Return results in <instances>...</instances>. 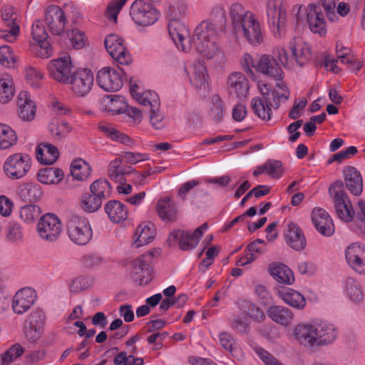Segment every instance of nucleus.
I'll return each mask as SVG.
<instances>
[{"instance_id": "6ab92c4d", "label": "nucleus", "mask_w": 365, "mask_h": 365, "mask_svg": "<svg viewBox=\"0 0 365 365\" xmlns=\"http://www.w3.org/2000/svg\"><path fill=\"white\" fill-rule=\"evenodd\" d=\"M153 255L150 252H147L139 256L132 262L130 274L133 279L138 284H147L150 281V264Z\"/></svg>"}, {"instance_id": "79ce46f5", "label": "nucleus", "mask_w": 365, "mask_h": 365, "mask_svg": "<svg viewBox=\"0 0 365 365\" xmlns=\"http://www.w3.org/2000/svg\"><path fill=\"white\" fill-rule=\"evenodd\" d=\"M251 108L253 113L263 120H269L272 118L270 99L255 97L251 100Z\"/></svg>"}, {"instance_id": "b1692460", "label": "nucleus", "mask_w": 365, "mask_h": 365, "mask_svg": "<svg viewBox=\"0 0 365 365\" xmlns=\"http://www.w3.org/2000/svg\"><path fill=\"white\" fill-rule=\"evenodd\" d=\"M276 295L287 305L297 309L302 310L307 302L305 297L299 292L290 288L278 285L274 288Z\"/></svg>"}, {"instance_id": "c85d7f7f", "label": "nucleus", "mask_w": 365, "mask_h": 365, "mask_svg": "<svg viewBox=\"0 0 365 365\" xmlns=\"http://www.w3.org/2000/svg\"><path fill=\"white\" fill-rule=\"evenodd\" d=\"M18 114L25 121H31L35 118L36 112V103L31 99L30 94L21 91L18 96Z\"/></svg>"}, {"instance_id": "f3484780", "label": "nucleus", "mask_w": 365, "mask_h": 365, "mask_svg": "<svg viewBox=\"0 0 365 365\" xmlns=\"http://www.w3.org/2000/svg\"><path fill=\"white\" fill-rule=\"evenodd\" d=\"M104 43L110 56L120 64L128 65L131 62V56L120 36L115 34H109L105 38Z\"/></svg>"}, {"instance_id": "680f3d73", "label": "nucleus", "mask_w": 365, "mask_h": 365, "mask_svg": "<svg viewBox=\"0 0 365 365\" xmlns=\"http://www.w3.org/2000/svg\"><path fill=\"white\" fill-rule=\"evenodd\" d=\"M120 158L128 164L135 165L148 160L150 155L146 153L123 151L120 154Z\"/></svg>"}, {"instance_id": "09e8293b", "label": "nucleus", "mask_w": 365, "mask_h": 365, "mask_svg": "<svg viewBox=\"0 0 365 365\" xmlns=\"http://www.w3.org/2000/svg\"><path fill=\"white\" fill-rule=\"evenodd\" d=\"M344 290L347 297L353 302L359 304L364 299V294L361 286L353 278H348L345 282Z\"/></svg>"}, {"instance_id": "dca6fc26", "label": "nucleus", "mask_w": 365, "mask_h": 365, "mask_svg": "<svg viewBox=\"0 0 365 365\" xmlns=\"http://www.w3.org/2000/svg\"><path fill=\"white\" fill-rule=\"evenodd\" d=\"M94 76L89 69H79L73 72L69 79L70 89L78 97H84L91 91Z\"/></svg>"}, {"instance_id": "e433bc0d", "label": "nucleus", "mask_w": 365, "mask_h": 365, "mask_svg": "<svg viewBox=\"0 0 365 365\" xmlns=\"http://www.w3.org/2000/svg\"><path fill=\"white\" fill-rule=\"evenodd\" d=\"M101 104L103 108L112 115L123 113L127 108L125 98L120 95H108L102 99Z\"/></svg>"}, {"instance_id": "f257e3e1", "label": "nucleus", "mask_w": 365, "mask_h": 365, "mask_svg": "<svg viewBox=\"0 0 365 365\" xmlns=\"http://www.w3.org/2000/svg\"><path fill=\"white\" fill-rule=\"evenodd\" d=\"M168 34L179 50L191 51L192 44L202 58L222 61L224 52L221 48L216 24L209 20L200 23L194 29L192 36L188 27L176 18L168 24Z\"/></svg>"}, {"instance_id": "c756f323", "label": "nucleus", "mask_w": 365, "mask_h": 365, "mask_svg": "<svg viewBox=\"0 0 365 365\" xmlns=\"http://www.w3.org/2000/svg\"><path fill=\"white\" fill-rule=\"evenodd\" d=\"M289 48L292 51L294 62L299 66L306 64L312 55L311 48L301 38L294 37L289 42Z\"/></svg>"}, {"instance_id": "49530a36", "label": "nucleus", "mask_w": 365, "mask_h": 365, "mask_svg": "<svg viewBox=\"0 0 365 365\" xmlns=\"http://www.w3.org/2000/svg\"><path fill=\"white\" fill-rule=\"evenodd\" d=\"M120 158H115L110 161L108 173L111 180L116 182H122L124 180V175L132 170L131 167H123Z\"/></svg>"}, {"instance_id": "e2e57ef3", "label": "nucleus", "mask_w": 365, "mask_h": 365, "mask_svg": "<svg viewBox=\"0 0 365 365\" xmlns=\"http://www.w3.org/2000/svg\"><path fill=\"white\" fill-rule=\"evenodd\" d=\"M127 0H113L107 6L105 15L112 23L117 22L118 14Z\"/></svg>"}, {"instance_id": "a211bd4d", "label": "nucleus", "mask_w": 365, "mask_h": 365, "mask_svg": "<svg viewBox=\"0 0 365 365\" xmlns=\"http://www.w3.org/2000/svg\"><path fill=\"white\" fill-rule=\"evenodd\" d=\"M19 15L11 6H5L1 9V19L8 30H0V38L7 42H14L19 34Z\"/></svg>"}, {"instance_id": "de8ad7c7", "label": "nucleus", "mask_w": 365, "mask_h": 365, "mask_svg": "<svg viewBox=\"0 0 365 365\" xmlns=\"http://www.w3.org/2000/svg\"><path fill=\"white\" fill-rule=\"evenodd\" d=\"M91 168L85 160L79 158L74 160L71 166L72 177L79 181L86 180L91 175Z\"/></svg>"}, {"instance_id": "2f4dec72", "label": "nucleus", "mask_w": 365, "mask_h": 365, "mask_svg": "<svg viewBox=\"0 0 365 365\" xmlns=\"http://www.w3.org/2000/svg\"><path fill=\"white\" fill-rule=\"evenodd\" d=\"M267 316L275 323L289 327L294 319V313L288 307L282 305H272L267 310Z\"/></svg>"}, {"instance_id": "8fccbe9b", "label": "nucleus", "mask_w": 365, "mask_h": 365, "mask_svg": "<svg viewBox=\"0 0 365 365\" xmlns=\"http://www.w3.org/2000/svg\"><path fill=\"white\" fill-rule=\"evenodd\" d=\"M275 88L272 92L273 107L277 109L282 102L287 101L289 98V91L286 83L282 80H275Z\"/></svg>"}, {"instance_id": "ea45409f", "label": "nucleus", "mask_w": 365, "mask_h": 365, "mask_svg": "<svg viewBox=\"0 0 365 365\" xmlns=\"http://www.w3.org/2000/svg\"><path fill=\"white\" fill-rule=\"evenodd\" d=\"M15 84L13 77L8 73L0 75V103L6 104L14 98Z\"/></svg>"}, {"instance_id": "1a4fd4ad", "label": "nucleus", "mask_w": 365, "mask_h": 365, "mask_svg": "<svg viewBox=\"0 0 365 365\" xmlns=\"http://www.w3.org/2000/svg\"><path fill=\"white\" fill-rule=\"evenodd\" d=\"M63 231L59 217L53 213L43 215L36 225L38 236L43 241L54 242L58 240Z\"/></svg>"}, {"instance_id": "37998d69", "label": "nucleus", "mask_w": 365, "mask_h": 365, "mask_svg": "<svg viewBox=\"0 0 365 365\" xmlns=\"http://www.w3.org/2000/svg\"><path fill=\"white\" fill-rule=\"evenodd\" d=\"M63 176V171L54 167L41 169L37 175L38 181L45 185L58 184Z\"/></svg>"}, {"instance_id": "f704fd0d", "label": "nucleus", "mask_w": 365, "mask_h": 365, "mask_svg": "<svg viewBox=\"0 0 365 365\" xmlns=\"http://www.w3.org/2000/svg\"><path fill=\"white\" fill-rule=\"evenodd\" d=\"M287 242L297 251L305 248L307 242L302 230L294 223H289L285 233Z\"/></svg>"}, {"instance_id": "a878e982", "label": "nucleus", "mask_w": 365, "mask_h": 365, "mask_svg": "<svg viewBox=\"0 0 365 365\" xmlns=\"http://www.w3.org/2000/svg\"><path fill=\"white\" fill-rule=\"evenodd\" d=\"M185 71L192 86L196 88H205L207 84L208 74L207 67L202 61H197L185 67Z\"/></svg>"}, {"instance_id": "bb28decb", "label": "nucleus", "mask_w": 365, "mask_h": 365, "mask_svg": "<svg viewBox=\"0 0 365 365\" xmlns=\"http://www.w3.org/2000/svg\"><path fill=\"white\" fill-rule=\"evenodd\" d=\"M312 222L317 231L324 236H331L334 232L333 221L329 213L321 207H315L312 212Z\"/></svg>"}, {"instance_id": "7c9ffc66", "label": "nucleus", "mask_w": 365, "mask_h": 365, "mask_svg": "<svg viewBox=\"0 0 365 365\" xmlns=\"http://www.w3.org/2000/svg\"><path fill=\"white\" fill-rule=\"evenodd\" d=\"M130 93L140 104L150 108L160 106V99L157 93L151 91H143L136 83H130Z\"/></svg>"}, {"instance_id": "bf43d9fd", "label": "nucleus", "mask_w": 365, "mask_h": 365, "mask_svg": "<svg viewBox=\"0 0 365 365\" xmlns=\"http://www.w3.org/2000/svg\"><path fill=\"white\" fill-rule=\"evenodd\" d=\"M70 42L75 49H81L87 43V37L85 33L79 29H74L67 33Z\"/></svg>"}, {"instance_id": "2eb2a0df", "label": "nucleus", "mask_w": 365, "mask_h": 365, "mask_svg": "<svg viewBox=\"0 0 365 365\" xmlns=\"http://www.w3.org/2000/svg\"><path fill=\"white\" fill-rule=\"evenodd\" d=\"M68 13V8L61 9L56 5H51L46 9L45 23L53 35L60 36L64 32Z\"/></svg>"}, {"instance_id": "13d9d810", "label": "nucleus", "mask_w": 365, "mask_h": 365, "mask_svg": "<svg viewBox=\"0 0 365 365\" xmlns=\"http://www.w3.org/2000/svg\"><path fill=\"white\" fill-rule=\"evenodd\" d=\"M273 55L276 61H278L284 68L292 69L294 67L295 62L292 53L289 55L284 48L277 47L273 51Z\"/></svg>"}, {"instance_id": "6e6d98bb", "label": "nucleus", "mask_w": 365, "mask_h": 365, "mask_svg": "<svg viewBox=\"0 0 365 365\" xmlns=\"http://www.w3.org/2000/svg\"><path fill=\"white\" fill-rule=\"evenodd\" d=\"M18 61L16 55L9 46L0 47V64L9 68H15Z\"/></svg>"}, {"instance_id": "338daca9", "label": "nucleus", "mask_w": 365, "mask_h": 365, "mask_svg": "<svg viewBox=\"0 0 365 365\" xmlns=\"http://www.w3.org/2000/svg\"><path fill=\"white\" fill-rule=\"evenodd\" d=\"M255 354L265 365H283L274 356L260 346L254 347Z\"/></svg>"}, {"instance_id": "864d4df0", "label": "nucleus", "mask_w": 365, "mask_h": 365, "mask_svg": "<svg viewBox=\"0 0 365 365\" xmlns=\"http://www.w3.org/2000/svg\"><path fill=\"white\" fill-rule=\"evenodd\" d=\"M20 196L29 201H36L40 199L42 192L38 185L25 183L19 187Z\"/></svg>"}, {"instance_id": "ddd939ff", "label": "nucleus", "mask_w": 365, "mask_h": 365, "mask_svg": "<svg viewBox=\"0 0 365 365\" xmlns=\"http://www.w3.org/2000/svg\"><path fill=\"white\" fill-rule=\"evenodd\" d=\"M124 73L122 70L110 66L101 68L96 75V81L100 88L107 92H116L123 85Z\"/></svg>"}, {"instance_id": "cd10ccee", "label": "nucleus", "mask_w": 365, "mask_h": 365, "mask_svg": "<svg viewBox=\"0 0 365 365\" xmlns=\"http://www.w3.org/2000/svg\"><path fill=\"white\" fill-rule=\"evenodd\" d=\"M155 225L152 222H142L136 227L134 232L132 246L135 248H139L148 245L155 239Z\"/></svg>"}, {"instance_id": "f03ea898", "label": "nucleus", "mask_w": 365, "mask_h": 365, "mask_svg": "<svg viewBox=\"0 0 365 365\" xmlns=\"http://www.w3.org/2000/svg\"><path fill=\"white\" fill-rule=\"evenodd\" d=\"M292 336L302 346L313 349L332 344L337 338V330L324 321L303 322L293 327Z\"/></svg>"}, {"instance_id": "c03bdc74", "label": "nucleus", "mask_w": 365, "mask_h": 365, "mask_svg": "<svg viewBox=\"0 0 365 365\" xmlns=\"http://www.w3.org/2000/svg\"><path fill=\"white\" fill-rule=\"evenodd\" d=\"M238 307L242 313L255 321L260 322L265 319V314L263 311L250 300L240 299Z\"/></svg>"}, {"instance_id": "3c124183", "label": "nucleus", "mask_w": 365, "mask_h": 365, "mask_svg": "<svg viewBox=\"0 0 365 365\" xmlns=\"http://www.w3.org/2000/svg\"><path fill=\"white\" fill-rule=\"evenodd\" d=\"M42 210L37 205H27L23 206L19 211L20 218L27 225L34 224L39 217Z\"/></svg>"}, {"instance_id": "412c9836", "label": "nucleus", "mask_w": 365, "mask_h": 365, "mask_svg": "<svg viewBox=\"0 0 365 365\" xmlns=\"http://www.w3.org/2000/svg\"><path fill=\"white\" fill-rule=\"evenodd\" d=\"M31 35L36 42L37 55L42 58L51 56L53 50L48 41V34L40 20H36L32 25Z\"/></svg>"}, {"instance_id": "69168bd1", "label": "nucleus", "mask_w": 365, "mask_h": 365, "mask_svg": "<svg viewBox=\"0 0 365 365\" xmlns=\"http://www.w3.org/2000/svg\"><path fill=\"white\" fill-rule=\"evenodd\" d=\"M255 63L256 61H254L252 56L249 53H245L241 59V66L243 70L252 81H256L257 78L256 73L253 71V68L255 69Z\"/></svg>"}, {"instance_id": "603ef678", "label": "nucleus", "mask_w": 365, "mask_h": 365, "mask_svg": "<svg viewBox=\"0 0 365 365\" xmlns=\"http://www.w3.org/2000/svg\"><path fill=\"white\" fill-rule=\"evenodd\" d=\"M24 350L19 344L12 345L9 349L0 354V365H9L23 354Z\"/></svg>"}, {"instance_id": "5fc2aeb1", "label": "nucleus", "mask_w": 365, "mask_h": 365, "mask_svg": "<svg viewBox=\"0 0 365 365\" xmlns=\"http://www.w3.org/2000/svg\"><path fill=\"white\" fill-rule=\"evenodd\" d=\"M48 130L53 138L61 140L65 138L71 130V126L65 121H53Z\"/></svg>"}, {"instance_id": "4468645a", "label": "nucleus", "mask_w": 365, "mask_h": 365, "mask_svg": "<svg viewBox=\"0 0 365 365\" xmlns=\"http://www.w3.org/2000/svg\"><path fill=\"white\" fill-rule=\"evenodd\" d=\"M207 228V223H204L192 233L181 230L173 231L168 237V242L170 245H173L178 241L180 248L182 250H192L197 245L200 239Z\"/></svg>"}, {"instance_id": "39448f33", "label": "nucleus", "mask_w": 365, "mask_h": 365, "mask_svg": "<svg viewBox=\"0 0 365 365\" xmlns=\"http://www.w3.org/2000/svg\"><path fill=\"white\" fill-rule=\"evenodd\" d=\"M267 21L275 38L285 36L287 13L284 0H265Z\"/></svg>"}, {"instance_id": "774afa93", "label": "nucleus", "mask_w": 365, "mask_h": 365, "mask_svg": "<svg viewBox=\"0 0 365 365\" xmlns=\"http://www.w3.org/2000/svg\"><path fill=\"white\" fill-rule=\"evenodd\" d=\"M164 115L160 109V106L150 109V122L155 129H162L164 127Z\"/></svg>"}, {"instance_id": "0eeeda50", "label": "nucleus", "mask_w": 365, "mask_h": 365, "mask_svg": "<svg viewBox=\"0 0 365 365\" xmlns=\"http://www.w3.org/2000/svg\"><path fill=\"white\" fill-rule=\"evenodd\" d=\"M110 194V185L106 179H98L90 186V193L84 194L80 205L83 210L92 213L99 210L103 200Z\"/></svg>"}, {"instance_id": "9d476101", "label": "nucleus", "mask_w": 365, "mask_h": 365, "mask_svg": "<svg viewBox=\"0 0 365 365\" xmlns=\"http://www.w3.org/2000/svg\"><path fill=\"white\" fill-rule=\"evenodd\" d=\"M66 229L71 241L78 245H86L93 235L88 220L81 216L71 217L67 222Z\"/></svg>"}, {"instance_id": "aec40b11", "label": "nucleus", "mask_w": 365, "mask_h": 365, "mask_svg": "<svg viewBox=\"0 0 365 365\" xmlns=\"http://www.w3.org/2000/svg\"><path fill=\"white\" fill-rule=\"evenodd\" d=\"M348 265L356 272L365 274V245L355 242L349 245L345 250Z\"/></svg>"}, {"instance_id": "f8f14e48", "label": "nucleus", "mask_w": 365, "mask_h": 365, "mask_svg": "<svg viewBox=\"0 0 365 365\" xmlns=\"http://www.w3.org/2000/svg\"><path fill=\"white\" fill-rule=\"evenodd\" d=\"M130 15L138 26H149L154 24L159 18L158 11L143 0L135 1L130 9Z\"/></svg>"}, {"instance_id": "58836bf2", "label": "nucleus", "mask_w": 365, "mask_h": 365, "mask_svg": "<svg viewBox=\"0 0 365 365\" xmlns=\"http://www.w3.org/2000/svg\"><path fill=\"white\" fill-rule=\"evenodd\" d=\"M345 183L347 189L354 195H359L363 190L362 178L360 173L354 167H349L344 171Z\"/></svg>"}, {"instance_id": "9b49d317", "label": "nucleus", "mask_w": 365, "mask_h": 365, "mask_svg": "<svg viewBox=\"0 0 365 365\" xmlns=\"http://www.w3.org/2000/svg\"><path fill=\"white\" fill-rule=\"evenodd\" d=\"M49 76L54 81L68 85L69 79L73 73V65L71 56L65 55L51 60L47 65Z\"/></svg>"}, {"instance_id": "0e129e2a", "label": "nucleus", "mask_w": 365, "mask_h": 365, "mask_svg": "<svg viewBox=\"0 0 365 365\" xmlns=\"http://www.w3.org/2000/svg\"><path fill=\"white\" fill-rule=\"evenodd\" d=\"M25 78L28 83L33 87H38L43 79L42 73L36 68L27 66L25 68Z\"/></svg>"}, {"instance_id": "4be33fe9", "label": "nucleus", "mask_w": 365, "mask_h": 365, "mask_svg": "<svg viewBox=\"0 0 365 365\" xmlns=\"http://www.w3.org/2000/svg\"><path fill=\"white\" fill-rule=\"evenodd\" d=\"M255 71L274 80H282L284 75L281 66L276 61L274 56L268 54L262 55L256 61Z\"/></svg>"}, {"instance_id": "423d86ee", "label": "nucleus", "mask_w": 365, "mask_h": 365, "mask_svg": "<svg viewBox=\"0 0 365 365\" xmlns=\"http://www.w3.org/2000/svg\"><path fill=\"white\" fill-rule=\"evenodd\" d=\"M32 160L26 153H14L9 155L2 165L4 176L10 180L24 178L31 169Z\"/></svg>"}, {"instance_id": "393cba45", "label": "nucleus", "mask_w": 365, "mask_h": 365, "mask_svg": "<svg viewBox=\"0 0 365 365\" xmlns=\"http://www.w3.org/2000/svg\"><path fill=\"white\" fill-rule=\"evenodd\" d=\"M36 295L35 291L29 287L19 290L13 297L11 308L15 314H22L28 311L35 303Z\"/></svg>"}, {"instance_id": "a18cd8bd", "label": "nucleus", "mask_w": 365, "mask_h": 365, "mask_svg": "<svg viewBox=\"0 0 365 365\" xmlns=\"http://www.w3.org/2000/svg\"><path fill=\"white\" fill-rule=\"evenodd\" d=\"M99 129L113 140L130 147L133 146L135 144L133 140H132L129 136L119 132L110 124H101L99 125Z\"/></svg>"}, {"instance_id": "a19ab883", "label": "nucleus", "mask_w": 365, "mask_h": 365, "mask_svg": "<svg viewBox=\"0 0 365 365\" xmlns=\"http://www.w3.org/2000/svg\"><path fill=\"white\" fill-rule=\"evenodd\" d=\"M59 156L57 148L51 144L41 143L36 148L37 160L42 164L51 165Z\"/></svg>"}, {"instance_id": "052dcab7", "label": "nucleus", "mask_w": 365, "mask_h": 365, "mask_svg": "<svg viewBox=\"0 0 365 365\" xmlns=\"http://www.w3.org/2000/svg\"><path fill=\"white\" fill-rule=\"evenodd\" d=\"M115 365H143V359L135 357L133 354H128L126 351H121L113 359Z\"/></svg>"}, {"instance_id": "473e14b6", "label": "nucleus", "mask_w": 365, "mask_h": 365, "mask_svg": "<svg viewBox=\"0 0 365 365\" xmlns=\"http://www.w3.org/2000/svg\"><path fill=\"white\" fill-rule=\"evenodd\" d=\"M269 272L277 282L281 284L292 285L295 281L292 270L282 263L274 262L270 264Z\"/></svg>"}, {"instance_id": "5701e85b", "label": "nucleus", "mask_w": 365, "mask_h": 365, "mask_svg": "<svg viewBox=\"0 0 365 365\" xmlns=\"http://www.w3.org/2000/svg\"><path fill=\"white\" fill-rule=\"evenodd\" d=\"M227 90L231 96L240 101L245 100L250 91V83L247 78L241 72H233L227 78Z\"/></svg>"}, {"instance_id": "c9c22d12", "label": "nucleus", "mask_w": 365, "mask_h": 365, "mask_svg": "<svg viewBox=\"0 0 365 365\" xmlns=\"http://www.w3.org/2000/svg\"><path fill=\"white\" fill-rule=\"evenodd\" d=\"M156 211L159 217L164 222H173L176 220L178 210L175 205L170 198L164 197L158 200Z\"/></svg>"}, {"instance_id": "4d7b16f0", "label": "nucleus", "mask_w": 365, "mask_h": 365, "mask_svg": "<svg viewBox=\"0 0 365 365\" xmlns=\"http://www.w3.org/2000/svg\"><path fill=\"white\" fill-rule=\"evenodd\" d=\"M209 114L215 121H220L224 116L223 105L220 97L214 95L210 98Z\"/></svg>"}, {"instance_id": "72a5a7b5", "label": "nucleus", "mask_w": 365, "mask_h": 365, "mask_svg": "<svg viewBox=\"0 0 365 365\" xmlns=\"http://www.w3.org/2000/svg\"><path fill=\"white\" fill-rule=\"evenodd\" d=\"M19 138L10 125L0 123V151H11L17 144Z\"/></svg>"}, {"instance_id": "4c0bfd02", "label": "nucleus", "mask_w": 365, "mask_h": 365, "mask_svg": "<svg viewBox=\"0 0 365 365\" xmlns=\"http://www.w3.org/2000/svg\"><path fill=\"white\" fill-rule=\"evenodd\" d=\"M105 211L108 218L113 222H120L128 217V209L118 200H110L105 205Z\"/></svg>"}, {"instance_id": "6e6552de", "label": "nucleus", "mask_w": 365, "mask_h": 365, "mask_svg": "<svg viewBox=\"0 0 365 365\" xmlns=\"http://www.w3.org/2000/svg\"><path fill=\"white\" fill-rule=\"evenodd\" d=\"M343 182L338 180L330 186L329 191L333 199L338 217L344 222H349L355 216L356 210H353L349 198L343 190Z\"/></svg>"}, {"instance_id": "20e7f679", "label": "nucleus", "mask_w": 365, "mask_h": 365, "mask_svg": "<svg viewBox=\"0 0 365 365\" xmlns=\"http://www.w3.org/2000/svg\"><path fill=\"white\" fill-rule=\"evenodd\" d=\"M296 21L298 24L307 22L309 29L314 34L324 36L327 34L326 22L319 6L309 4L305 6L296 5L293 8Z\"/></svg>"}, {"instance_id": "7ed1b4c3", "label": "nucleus", "mask_w": 365, "mask_h": 365, "mask_svg": "<svg viewBox=\"0 0 365 365\" xmlns=\"http://www.w3.org/2000/svg\"><path fill=\"white\" fill-rule=\"evenodd\" d=\"M232 28L236 36H243L251 45L258 46L263 41L262 26L257 16L242 4L232 3L229 7Z\"/></svg>"}]
</instances>
